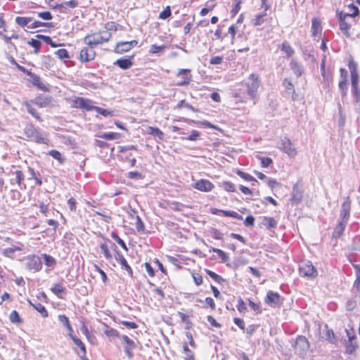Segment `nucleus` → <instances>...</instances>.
<instances>
[{
    "instance_id": "f03ea898",
    "label": "nucleus",
    "mask_w": 360,
    "mask_h": 360,
    "mask_svg": "<svg viewBox=\"0 0 360 360\" xmlns=\"http://www.w3.org/2000/svg\"><path fill=\"white\" fill-rule=\"evenodd\" d=\"M261 82L258 75L251 74L246 82L247 92L250 97L254 100L257 98V90L260 86Z\"/></svg>"
},
{
    "instance_id": "774afa93",
    "label": "nucleus",
    "mask_w": 360,
    "mask_h": 360,
    "mask_svg": "<svg viewBox=\"0 0 360 360\" xmlns=\"http://www.w3.org/2000/svg\"><path fill=\"white\" fill-rule=\"evenodd\" d=\"M255 222V218L252 216H248L245 219L244 224L245 226H253Z\"/></svg>"
},
{
    "instance_id": "79ce46f5",
    "label": "nucleus",
    "mask_w": 360,
    "mask_h": 360,
    "mask_svg": "<svg viewBox=\"0 0 360 360\" xmlns=\"http://www.w3.org/2000/svg\"><path fill=\"white\" fill-rule=\"evenodd\" d=\"M59 322L65 327L67 328L70 325L68 318L64 314H60L58 316Z\"/></svg>"
},
{
    "instance_id": "bf43d9fd",
    "label": "nucleus",
    "mask_w": 360,
    "mask_h": 360,
    "mask_svg": "<svg viewBox=\"0 0 360 360\" xmlns=\"http://www.w3.org/2000/svg\"><path fill=\"white\" fill-rule=\"evenodd\" d=\"M233 321L240 329L245 331V323L243 319L234 318Z\"/></svg>"
},
{
    "instance_id": "e2e57ef3",
    "label": "nucleus",
    "mask_w": 360,
    "mask_h": 360,
    "mask_svg": "<svg viewBox=\"0 0 360 360\" xmlns=\"http://www.w3.org/2000/svg\"><path fill=\"white\" fill-rule=\"evenodd\" d=\"M122 324L124 325V326H126L129 328H131V329H135L138 327V326L136 323L127 321H122Z\"/></svg>"
},
{
    "instance_id": "4d7b16f0",
    "label": "nucleus",
    "mask_w": 360,
    "mask_h": 360,
    "mask_svg": "<svg viewBox=\"0 0 360 360\" xmlns=\"http://www.w3.org/2000/svg\"><path fill=\"white\" fill-rule=\"evenodd\" d=\"M223 61L222 56H214L210 59V63L212 65L221 64Z\"/></svg>"
},
{
    "instance_id": "603ef678",
    "label": "nucleus",
    "mask_w": 360,
    "mask_h": 360,
    "mask_svg": "<svg viewBox=\"0 0 360 360\" xmlns=\"http://www.w3.org/2000/svg\"><path fill=\"white\" fill-rule=\"evenodd\" d=\"M28 44L35 49V52L38 51L41 44V41L37 39H32Z\"/></svg>"
},
{
    "instance_id": "ddd939ff",
    "label": "nucleus",
    "mask_w": 360,
    "mask_h": 360,
    "mask_svg": "<svg viewBox=\"0 0 360 360\" xmlns=\"http://www.w3.org/2000/svg\"><path fill=\"white\" fill-rule=\"evenodd\" d=\"M92 48L88 49L85 47L81 50L79 55L81 61L88 62L94 59L96 53Z\"/></svg>"
},
{
    "instance_id": "ea45409f",
    "label": "nucleus",
    "mask_w": 360,
    "mask_h": 360,
    "mask_svg": "<svg viewBox=\"0 0 360 360\" xmlns=\"http://www.w3.org/2000/svg\"><path fill=\"white\" fill-rule=\"evenodd\" d=\"M49 154L54 159L58 160L60 162H63V158L62 157L61 153L59 151L56 150H52L49 152Z\"/></svg>"
},
{
    "instance_id": "39448f33",
    "label": "nucleus",
    "mask_w": 360,
    "mask_h": 360,
    "mask_svg": "<svg viewBox=\"0 0 360 360\" xmlns=\"http://www.w3.org/2000/svg\"><path fill=\"white\" fill-rule=\"evenodd\" d=\"M295 352L300 356L304 355L309 348V343L304 336H298L295 343Z\"/></svg>"
},
{
    "instance_id": "3c124183",
    "label": "nucleus",
    "mask_w": 360,
    "mask_h": 360,
    "mask_svg": "<svg viewBox=\"0 0 360 360\" xmlns=\"http://www.w3.org/2000/svg\"><path fill=\"white\" fill-rule=\"evenodd\" d=\"M15 181L19 186H20L22 181L24 180V175L21 171H16L15 172Z\"/></svg>"
},
{
    "instance_id": "aec40b11",
    "label": "nucleus",
    "mask_w": 360,
    "mask_h": 360,
    "mask_svg": "<svg viewBox=\"0 0 360 360\" xmlns=\"http://www.w3.org/2000/svg\"><path fill=\"white\" fill-rule=\"evenodd\" d=\"M261 223L267 229H275L277 226V221L272 217H263Z\"/></svg>"
},
{
    "instance_id": "e433bc0d",
    "label": "nucleus",
    "mask_w": 360,
    "mask_h": 360,
    "mask_svg": "<svg viewBox=\"0 0 360 360\" xmlns=\"http://www.w3.org/2000/svg\"><path fill=\"white\" fill-rule=\"evenodd\" d=\"M42 256L44 258V262L47 266L53 267L55 266L56 260L53 257L46 254H44Z\"/></svg>"
},
{
    "instance_id": "2f4dec72",
    "label": "nucleus",
    "mask_w": 360,
    "mask_h": 360,
    "mask_svg": "<svg viewBox=\"0 0 360 360\" xmlns=\"http://www.w3.org/2000/svg\"><path fill=\"white\" fill-rule=\"evenodd\" d=\"M100 248H101V250L103 252L104 257L107 259H110L112 258V255L109 250L108 245H107V243L105 242L101 244Z\"/></svg>"
},
{
    "instance_id": "13d9d810",
    "label": "nucleus",
    "mask_w": 360,
    "mask_h": 360,
    "mask_svg": "<svg viewBox=\"0 0 360 360\" xmlns=\"http://www.w3.org/2000/svg\"><path fill=\"white\" fill-rule=\"evenodd\" d=\"M171 15V11L169 9V7L168 6L165 10L162 11L160 14V18L161 19H166Z\"/></svg>"
},
{
    "instance_id": "a211bd4d",
    "label": "nucleus",
    "mask_w": 360,
    "mask_h": 360,
    "mask_svg": "<svg viewBox=\"0 0 360 360\" xmlns=\"http://www.w3.org/2000/svg\"><path fill=\"white\" fill-rule=\"evenodd\" d=\"M290 67L297 77L301 76L304 72L303 66L295 60H291Z\"/></svg>"
},
{
    "instance_id": "69168bd1",
    "label": "nucleus",
    "mask_w": 360,
    "mask_h": 360,
    "mask_svg": "<svg viewBox=\"0 0 360 360\" xmlns=\"http://www.w3.org/2000/svg\"><path fill=\"white\" fill-rule=\"evenodd\" d=\"M129 179H142V175L138 172H130L128 173Z\"/></svg>"
},
{
    "instance_id": "0eeeda50",
    "label": "nucleus",
    "mask_w": 360,
    "mask_h": 360,
    "mask_svg": "<svg viewBox=\"0 0 360 360\" xmlns=\"http://www.w3.org/2000/svg\"><path fill=\"white\" fill-rule=\"evenodd\" d=\"M27 260V267L30 270H34L35 271H39L42 266V262L40 258L36 255H29L26 257Z\"/></svg>"
},
{
    "instance_id": "4468645a",
    "label": "nucleus",
    "mask_w": 360,
    "mask_h": 360,
    "mask_svg": "<svg viewBox=\"0 0 360 360\" xmlns=\"http://www.w3.org/2000/svg\"><path fill=\"white\" fill-rule=\"evenodd\" d=\"M348 18H349V15L343 14V13L340 14V29L347 37H349V30L350 28V25L347 22Z\"/></svg>"
},
{
    "instance_id": "4c0bfd02",
    "label": "nucleus",
    "mask_w": 360,
    "mask_h": 360,
    "mask_svg": "<svg viewBox=\"0 0 360 360\" xmlns=\"http://www.w3.org/2000/svg\"><path fill=\"white\" fill-rule=\"evenodd\" d=\"M30 76L31 77V78L32 79V84L34 86H37L39 89H44V87L43 86V85L41 83V79H40L39 77H38L37 75L32 74V73H31V75H30Z\"/></svg>"
},
{
    "instance_id": "58836bf2",
    "label": "nucleus",
    "mask_w": 360,
    "mask_h": 360,
    "mask_svg": "<svg viewBox=\"0 0 360 360\" xmlns=\"http://www.w3.org/2000/svg\"><path fill=\"white\" fill-rule=\"evenodd\" d=\"M55 54L60 59H66L69 58V54L66 49H60L57 50L55 52Z\"/></svg>"
},
{
    "instance_id": "72a5a7b5",
    "label": "nucleus",
    "mask_w": 360,
    "mask_h": 360,
    "mask_svg": "<svg viewBox=\"0 0 360 360\" xmlns=\"http://www.w3.org/2000/svg\"><path fill=\"white\" fill-rule=\"evenodd\" d=\"M347 81L341 80L339 82L338 87L342 94V99L347 96Z\"/></svg>"
},
{
    "instance_id": "680f3d73",
    "label": "nucleus",
    "mask_w": 360,
    "mask_h": 360,
    "mask_svg": "<svg viewBox=\"0 0 360 360\" xmlns=\"http://www.w3.org/2000/svg\"><path fill=\"white\" fill-rule=\"evenodd\" d=\"M193 278L197 285H200L202 283V278L199 274H193Z\"/></svg>"
},
{
    "instance_id": "423d86ee",
    "label": "nucleus",
    "mask_w": 360,
    "mask_h": 360,
    "mask_svg": "<svg viewBox=\"0 0 360 360\" xmlns=\"http://www.w3.org/2000/svg\"><path fill=\"white\" fill-rule=\"evenodd\" d=\"M278 148L290 158H295L297 154L296 148L292 146V143L289 139L284 138L282 139Z\"/></svg>"
},
{
    "instance_id": "a878e982",
    "label": "nucleus",
    "mask_w": 360,
    "mask_h": 360,
    "mask_svg": "<svg viewBox=\"0 0 360 360\" xmlns=\"http://www.w3.org/2000/svg\"><path fill=\"white\" fill-rule=\"evenodd\" d=\"M51 290L57 296L60 297L61 294L65 292V288L62 283L54 284Z\"/></svg>"
},
{
    "instance_id": "f8f14e48",
    "label": "nucleus",
    "mask_w": 360,
    "mask_h": 360,
    "mask_svg": "<svg viewBox=\"0 0 360 360\" xmlns=\"http://www.w3.org/2000/svg\"><path fill=\"white\" fill-rule=\"evenodd\" d=\"M351 202L349 198H347L341 206L340 217L341 221L347 222L350 215Z\"/></svg>"
},
{
    "instance_id": "2eb2a0df",
    "label": "nucleus",
    "mask_w": 360,
    "mask_h": 360,
    "mask_svg": "<svg viewBox=\"0 0 360 360\" xmlns=\"http://www.w3.org/2000/svg\"><path fill=\"white\" fill-rule=\"evenodd\" d=\"M265 302L271 306H276L281 303V298L278 293L269 291L265 298Z\"/></svg>"
},
{
    "instance_id": "de8ad7c7",
    "label": "nucleus",
    "mask_w": 360,
    "mask_h": 360,
    "mask_svg": "<svg viewBox=\"0 0 360 360\" xmlns=\"http://www.w3.org/2000/svg\"><path fill=\"white\" fill-rule=\"evenodd\" d=\"M222 213L225 216L231 217L239 219H242V217L234 211L224 210V211H222Z\"/></svg>"
},
{
    "instance_id": "c9c22d12",
    "label": "nucleus",
    "mask_w": 360,
    "mask_h": 360,
    "mask_svg": "<svg viewBox=\"0 0 360 360\" xmlns=\"http://www.w3.org/2000/svg\"><path fill=\"white\" fill-rule=\"evenodd\" d=\"M9 319H10L11 322L13 323H20L22 322V320H21L18 313L15 310H13L11 311V313L9 316Z\"/></svg>"
},
{
    "instance_id": "0e129e2a",
    "label": "nucleus",
    "mask_w": 360,
    "mask_h": 360,
    "mask_svg": "<svg viewBox=\"0 0 360 360\" xmlns=\"http://www.w3.org/2000/svg\"><path fill=\"white\" fill-rule=\"evenodd\" d=\"M283 85L287 90L292 91V92L293 94L295 93V89L293 88V85L291 82L288 81L287 79H285L283 81Z\"/></svg>"
},
{
    "instance_id": "7c9ffc66",
    "label": "nucleus",
    "mask_w": 360,
    "mask_h": 360,
    "mask_svg": "<svg viewBox=\"0 0 360 360\" xmlns=\"http://www.w3.org/2000/svg\"><path fill=\"white\" fill-rule=\"evenodd\" d=\"M348 10L349 13H343V14L349 15V18L357 16L359 13V8L353 4L348 5Z\"/></svg>"
},
{
    "instance_id": "cd10ccee",
    "label": "nucleus",
    "mask_w": 360,
    "mask_h": 360,
    "mask_svg": "<svg viewBox=\"0 0 360 360\" xmlns=\"http://www.w3.org/2000/svg\"><path fill=\"white\" fill-rule=\"evenodd\" d=\"M30 304L37 311H39L43 317L48 316V311L46 308L40 303H32L30 302Z\"/></svg>"
},
{
    "instance_id": "f3484780",
    "label": "nucleus",
    "mask_w": 360,
    "mask_h": 360,
    "mask_svg": "<svg viewBox=\"0 0 360 360\" xmlns=\"http://www.w3.org/2000/svg\"><path fill=\"white\" fill-rule=\"evenodd\" d=\"M190 70L188 69H181L178 72V76L182 77V80L177 83L179 86H184L188 84L191 81V75H189Z\"/></svg>"
},
{
    "instance_id": "6e6552de",
    "label": "nucleus",
    "mask_w": 360,
    "mask_h": 360,
    "mask_svg": "<svg viewBox=\"0 0 360 360\" xmlns=\"http://www.w3.org/2000/svg\"><path fill=\"white\" fill-rule=\"evenodd\" d=\"M121 339L125 343L124 345V352L129 359H132L134 354L132 350L136 347V343L135 341L131 338H129L127 335H121Z\"/></svg>"
},
{
    "instance_id": "bb28decb",
    "label": "nucleus",
    "mask_w": 360,
    "mask_h": 360,
    "mask_svg": "<svg viewBox=\"0 0 360 360\" xmlns=\"http://www.w3.org/2000/svg\"><path fill=\"white\" fill-rule=\"evenodd\" d=\"M281 49L286 54L287 57H290L294 54V49L287 41H284L281 44Z\"/></svg>"
},
{
    "instance_id": "4be33fe9",
    "label": "nucleus",
    "mask_w": 360,
    "mask_h": 360,
    "mask_svg": "<svg viewBox=\"0 0 360 360\" xmlns=\"http://www.w3.org/2000/svg\"><path fill=\"white\" fill-rule=\"evenodd\" d=\"M92 110H96L98 113L103 115L104 117L117 115L115 110H109L107 109H103L102 108L94 106L93 105H92Z\"/></svg>"
},
{
    "instance_id": "49530a36",
    "label": "nucleus",
    "mask_w": 360,
    "mask_h": 360,
    "mask_svg": "<svg viewBox=\"0 0 360 360\" xmlns=\"http://www.w3.org/2000/svg\"><path fill=\"white\" fill-rule=\"evenodd\" d=\"M25 106L29 113H30L35 118L39 119V116L37 112V110L34 108H33L30 103H25Z\"/></svg>"
},
{
    "instance_id": "f257e3e1",
    "label": "nucleus",
    "mask_w": 360,
    "mask_h": 360,
    "mask_svg": "<svg viewBox=\"0 0 360 360\" xmlns=\"http://www.w3.org/2000/svg\"><path fill=\"white\" fill-rule=\"evenodd\" d=\"M112 37L110 32L107 30H101L98 32L86 35L84 39V43L91 47L96 46L107 42Z\"/></svg>"
},
{
    "instance_id": "dca6fc26",
    "label": "nucleus",
    "mask_w": 360,
    "mask_h": 360,
    "mask_svg": "<svg viewBox=\"0 0 360 360\" xmlns=\"http://www.w3.org/2000/svg\"><path fill=\"white\" fill-rule=\"evenodd\" d=\"M73 342L75 345L78 347L79 349V351H77V354L79 356L81 360H88V359L86 356V347L84 344L82 342V341L79 339L78 338H73Z\"/></svg>"
},
{
    "instance_id": "a19ab883",
    "label": "nucleus",
    "mask_w": 360,
    "mask_h": 360,
    "mask_svg": "<svg viewBox=\"0 0 360 360\" xmlns=\"http://www.w3.org/2000/svg\"><path fill=\"white\" fill-rule=\"evenodd\" d=\"M221 186L228 192H234L236 191L235 186L229 181H224Z\"/></svg>"
},
{
    "instance_id": "37998d69",
    "label": "nucleus",
    "mask_w": 360,
    "mask_h": 360,
    "mask_svg": "<svg viewBox=\"0 0 360 360\" xmlns=\"http://www.w3.org/2000/svg\"><path fill=\"white\" fill-rule=\"evenodd\" d=\"M348 66L350 71V75L358 74L357 65L352 59L349 61Z\"/></svg>"
},
{
    "instance_id": "052dcab7",
    "label": "nucleus",
    "mask_w": 360,
    "mask_h": 360,
    "mask_svg": "<svg viewBox=\"0 0 360 360\" xmlns=\"http://www.w3.org/2000/svg\"><path fill=\"white\" fill-rule=\"evenodd\" d=\"M272 163V160L269 158H262L261 164L263 167H267Z\"/></svg>"
},
{
    "instance_id": "473e14b6",
    "label": "nucleus",
    "mask_w": 360,
    "mask_h": 360,
    "mask_svg": "<svg viewBox=\"0 0 360 360\" xmlns=\"http://www.w3.org/2000/svg\"><path fill=\"white\" fill-rule=\"evenodd\" d=\"M101 138L106 140L117 139L120 137V134L115 132L103 133L100 136Z\"/></svg>"
},
{
    "instance_id": "8fccbe9b",
    "label": "nucleus",
    "mask_w": 360,
    "mask_h": 360,
    "mask_svg": "<svg viewBox=\"0 0 360 360\" xmlns=\"http://www.w3.org/2000/svg\"><path fill=\"white\" fill-rule=\"evenodd\" d=\"M14 252L15 251L12 247L6 248L2 250V254L7 257H12Z\"/></svg>"
},
{
    "instance_id": "f704fd0d",
    "label": "nucleus",
    "mask_w": 360,
    "mask_h": 360,
    "mask_svg": "<svg viewBox=\"0 0 360 360\" xmlns=\"http://www.w3.org/2000/svg\"><path fill=\"white\" fill-rule=\"evenodd\" d=\"M32 21L31 18H26V17H17L15 18V22L18 25H19L21 27H25L27 25V24Z\"/></svg>"
},
{
    "instance_id": "393cba45",
    "label": "nucleus",
    "mask_w": 360,
    "mask_h": 360,
    "mask_svg": "<svg viewBox=\"0 0 360 360\" xmlns=\"http://www.w3.org/2000/svg\"><path fill=\"white\" fill-rule=\"evenodd\" d=\"M356 336H349V344L347 346V352L352 354L357 348V343L355 341Z\"/></svg>"
},
{
    "instance_id": "9b49d317",
    "label": "nucleus",
    "mask_w": 360,
    "mask_h": 360,
    "mask_svg": "<svg viewBox=\"0 0 360 360\" xmlns=\"http://www.w3.org/2000/svg\"><path fill=\"white\" fill-rule=\"evenodd\" d=\"M193 187L202 192H209L213 189L214 185L208 180L200 179L197 181Z\"/></svg>"
},
{
    "instance_id": "c03bdc74",
    "label": "nucleus",
    "mask_w": 360,
    "mask_h": 360,
    "mask_svg": "<svg viewBox=\"0 0 360 360\" xmlns=\"http://www.w3.org/2000/svg\"><path fill=\"white\" fill-rule=\"evenodd\" d=\"M165 48H166V46L165 45L158 46L156 44H153V45L150 46V53H158L160 51H161L163 49H165Z\"/></svg>"
},
{
    "instance_id": "6ab92c4d",
    "label": "nucleus",
    "mask_w": 360,
    "mask_h": 360,
    "mask_svg": "<svg viewBox=\"0 0 360 360\" xmlns=\"http://www.w3.org/2000/svg\"><path fill=\"white\" fill-rule=\"evenodd\" d=\"M114 65H117L123 70H127L132 66V62L130 58H120L117 60Z\"/></svg>"
},
{
    "instance_id": "9d476101",
    "label": "nucleus",
    "mask_w": 360,
    "mask_h": 360,
    "mask_svg": "<svg viewBox=\"0 0 360 360\" xmlns=\"http://www.w3.org/2000/svg\"><path fill=\"white\" fill-rule=\"evenodd\" d=\"M28 137L38 143H47L48 139L39 131L35 129L28 128L27 131Z\"/></svg>"
},
{
    "instance_id": "09e8293b",
    "label": "nucleus",
    "mask_w": 360,
    "mask_h": 360,
    "mask_svg": "<svg viewBox=\"0 0 360 360\" xmlns=\"http://www.w3.org/2000/svg\"><path fill=\"white\" fill-rule=\"evenodd\" d=\"M38 17L46 20H51L53 18L51 13L49 11L38 13Z\"/></svg>"
},
{
    "instance_id": "412c9836",
    "label": "nucleus",
    "mask_w": 360,
    "mask_h": 360,
    "mask_svg": "<svg viewBox=\"0 0 360 360\" xmlns=\"http://www.w3.org/2000/svg\"><path fill=\"white\" fill-rule=\"evenodd\" d=\"M103 333L108 338H121V335H120V334L117 330L112 328L108 326L107 325H105V326H104Z\"/></svg>"
},
{
    "instance_id": "6e6d98bb",
    "label": "nucleus",
    "mask_w": 360,
    "mask_h": 360,
    "mask_svg": "<svg viewBox=\"0 0 360 360\" xmlns=\"http://www.w3.org/2000/svg\"><path fill=\"white\" fill-rule=\"evenodd\" d=\"M351 82H352V87L356 88V86H358V82H359L358 74L351 75Z\"/></svg>"
},
{
    "instance_id": "1a4fd4ad",
    "label": "nucleus",
    "mask_w": 360,
    "mask_h": 360,
    "mask_svg": "<svg viewBox=\"0 0 360 360\" xmlns=\"http://www.w3.org/2000/svg\"><path fill=\"white\" fill-rule=\"evenodd\" d=\"M137 44L138 41L136 40H132L130 41H120L117 43L115 48V51L117 53L127 52Z\"/></svg>"
},
{
    "instance_id": "864d4df0",
    "label": "nucleus",
    "mask_w": 360,
    "mask_h": 360,
    "mask_svg": "<svg viewBox=\"0 0 360 360\" xmlns=\"http://www.w3.org/2000/svg\"><path fill=\"white\" fill-rule=\"evenodd\" d=\"M199 136H200V132L196 130H193L191 131V134L189 135V136L188 138H186V139L190 140V141H195L198 139Z\"/></svg>"
},
{
    "instance_id": "c756f323",
    "label": "nucleus",
    "mask_w": 360,
    "mask_h": 360,
    "mask_svg": "<svg viewBox=\"0 0 360 360\" xmlns=\"http://www.w3.org/2000/svg\"><path fill=\"white\" fill-rule=\"evenodd\" d=\"M117 259L119 261V262L122 265V268H124L126 271H127L129 274H132V270H131V267L127 264V260L122 255H118V257L117 258Z\"/></svg>"
},
{
    "instance_id": "5fc2aeb1",
    "label": "nucleus",
    "mask_w": 360,
    "mask_h": 360,
    "mask_svg": "<svg viewBox=\"0 0 360 360\" xmlns=\"http://www.w3.org/2000/svg\"><path fill=\"white\" fill-rule=\"evenodd\" d=\"M68 204L69 205L70 210L71 212H75L76 211V201L73 198H70L68 200Z\"/></svg>"
},
{
    "instance_id": "5701e85b",
    "label": "nucleus",
    "mask_w": 360,
    "mask_h": 360,
    "mask_svg": "<svg viewBox=\"0 0 360 360\" xmlns=\"http://www.w3.org/2000/svg\"><path fill=\"white\" fill-rule=\"evenodd\" d=\"M321 31V22L316 18H314L311 22V33L313 36L317 35Z\"/></svg>"
},
{
    "instance_id": "b1692460",
    "label": "nucleus",
    "mask_w": 360,
    "mask_h": 360,
    "mask_svg": "<svg viewBox=\"0 0 360 360\" xmlns=\"http://www.w3.org/2000/svg\"><path fill=\"white\" fill-rule=\"evenodd\" d=\"M78 6V1L77 0H70L68 1L63 2L57 6V8L59 9H65L68 7L74 8Z\"/></svg>"
},
{
    "instance_id": "20e7f679",
    "label": "nucleus",
    "mask_w": 360,
    "mask_h": 360,
    "mask_svg": "<svg viewBox=\"0 0 360 360\" xmlns=\"http://www.w3.org/2000/svg\"><path fill=\"white\" fill-rule=\"evenodd\" d=\"M300 274L302 276L308 278H315L317 276V271L309 261L303 262L300 264Z\"/></svg>"
},
{
    "instance_id": "338daca9",
    "label": "nucleus",
    "mask_w": 360,
    "mask_h": 360,
    "mask_svg": "<svg viewBox=\"0 0 360 360\" xmlns=\"http://www.w3.org/2000/svg\"><path fill=\"white\" fill-rule=\"evenodd\" d=\"M105 30H107L108 32H110V30H116L117 25H115V23L114 22H110L105 25Z\"/></svg>"
},
{
    "instance_id": "a18cd8bd",
    "label": "nucleus",
    "mask_w": 360,
    "mask_h": 360,
    "mask_svg": "<svg viewBox=\"0 0 360 360\" xmlns=\"http://www.w3.org/2000/svg\"><path fill=\"white\" fill-rule=\"evenodd\" d=\"M338 108H339L338 124H339L340 127H342L344 126V124H345V116L342 114V107H341V105L340 103L338 104Z\"/></svg>"
},
{
    "instance_id": "c85d7f7f",
    "label": "nucleus",
    "mask_w": 360,
    "mask_h": 360,
    "mask_svg": "<svg viewBox=\"0 0 360 360\" xmlns=\"http://www.w3.org/2000/svg\"><path fill=\"white\" fill-rule=\"evenodd\" d=\"M148 133L158 136L160 139H164V133L158 128L153 127H148Z\"/></svg>"
},
{
    "instance_id": "7ed1b4c3",
    "label": "nucleus",
    "mask_w": 360,
    "mask_h": 360,
    "mask_svg": "<svg viewBox=\"0 0 360 360\" xmlns=\"http://www.w3.org/2000/svg\"><path fill=\"white\" fill-rule=\"evenodd\" d=\"M69 103L72 108L84 109L88 111L92 110V101L87 98L72 97L70 98Z\"/></svg>"
}]
</instances>
